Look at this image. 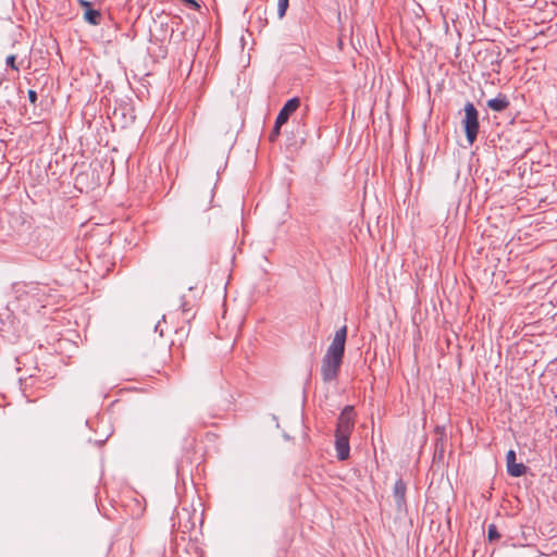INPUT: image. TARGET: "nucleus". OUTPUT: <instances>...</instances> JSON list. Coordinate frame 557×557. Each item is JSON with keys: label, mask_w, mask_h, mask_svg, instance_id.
I'll list each match as a JSON object with an SVG mask.
<instances>
[{"label": "nucleus", "mask_w": 557, "mask_h": 557, "mask_svg": "<svg viewBox=\"0 0 557 557\" xmlns=\"http://www.w3.org/2000/svg\"><path fill=\"white\" fill-rule=\"evenodd\" d=\"M346 338L347 326L344 325L336 331L322 359L321 375L324 382H331L337 377L344 358Z\"/></svg>", "instance_id": "f257e3e1"}, {"label": "nucleus", "mask_w": 557, "mask_h": 557, "mask_svg": "<svg viewBox=\"0 0 557 557\" xmlns=\"http://www.w3.org/2000/svg\"><path fill=\"white\" fill-rule=\"evenodd\" d=\"M235 236L224 245L218 246L211 251V264L219 265L216 270H210V273L221 278H232V268L235 259Z\"/></svg>", "instance_id": "f03ea898"}, {"label": "nucleus", "mask_w": 557, "mask_h": 557, "mask_svg": "<svg viewBox=\"0 0 557 557\" xmlns=\"http://www.w3.org/2000/svg\"><path fill=\"white\" fill-rule=\"evenodd\" d=\"M463 111L465 117L462 119L461 123L465 129L466 139L469 145H473V143L476 140L480 128L479 112L474 104L470 101L466 102Z\"/></svg>", "instance_id": "7ed1b4c3"}, {"label": "nucleus", "mask_w": 557, "mask_h": 557, "mask_svg": "<svg viewBox=\"0 0 557 557\" xmlns=\"http://www.w3.org/2000/svg\"><path fill=\"white\" fill-rule=\"evenodd\" d=\"M355 425V410L352 406H345L336 424L335 434L350 436Z\"/></svg>", "instance_id": "20e7f679"}, {"label": "nucleus", "mask_w": 557, "mask_h": 557, "mask_svg": "<svg viewBox=\"0 0 557 557\" xmlns=\"http://www.w3.org/2000/svg\"><path fill=\"white\" fill-rule=\"evenodd\" d=\"M300 100L297 97L290 98L285 102L283 108L280 110L276 120L278 125H284L289 116L299 108Z\"/></svg>", "instance_id": "39448f33"}, {"label": "nucleus", "mask_w": 557, "mask_h": 557, "mask_svg": "<svg viewBox=\"0 0 557 557\" xmlns=\"http://www.w3.org/2000/svg\"><path fill=\"white\" fill-rule=\"evenodd\" d=\"M406 491L407 484L403 479L396 480L394 484L393 495L395 498L396 508L398 511L406 509Z\"/></svg>", "instance_id": "423d86ee"}, {"label": "nucleus", "mask_w": 557, "mask_h": 557, "mask_svg": "<svg viewBox=\"0 0 557 557\" xmlns=\"http://www.w3.org/2000/svg\"><path fill=\"white\" fill-rule=\"evenodd\" d=\"M507 462V471L511 476L518 478L525 473L527 467L523 463L516 462V453L515 450H508L506 455Z\"/></svg>", "instance_id": "0eeeda50"}, {"label": "nucleus", "mask_w": 557, "mask_h": 557, "mask_svg": "<svg viewBox=\"0 0 557 557\" xmlns=\"http://www.w3.org/2000/svg\"><path fill=\"white\" fill-rule=\"evenodd\" d=\"M335 449L338 460H346L349 457V436L335 434Z\"/></svg>", "instance_id": "6e6552de"}, {"label": "nucleus", "mask_w": 557, "mask_h": 557, "mask_svg": "<svg viewBox=\"0 0 557 557\" xmlns=\"http://www.w3.org/2000/svg\"><path fill=\"white\" fill-rule=\"evenodd\" d=\"M486 104L495 112H503L509 107L510 102L506 95L498 94L496 98L490 99Z\"/></svg>", "instance_id": "1a4fd4ad"}, {"label": "nucleus", "mask_w": 557, "mask_h": 557, "mask_svg": "<svg viewBox=\"0 0 557 557\" xmlns=\"http://www.w3.org/2000/svg\"><path fill=\"white\" fill-rule=\"evenodd\" d=\"M84 21L90 25L98 26L101 24L102 15L99 10L88 9L84 11Z\"/></svg>", "instance_id": "9d476101"}, {"label": "nucleus", "mask_w": 557, "mask_h": 557, "mask_svg": "<svg viewBox=\"0 0 557 557\" xmlns=\"http://www.w3.org/2000/svg\"><path fill=\"white\" fill-rule=\"evenodd\" d=\"M212 199H213V189H209L203 194L202 202L200 201L198 196L195 198V202L199 209L207 210L209 208V205L211 203Z\"/></svg>", "instance_id": "9b49d317"}, {"label": "nucleus", "mask_w": 557, "mask_h": 557, "mask_svg": "<svg viewBox=\"0 0 557 557\" xmlns=\"http://www.w3.org/2000/svg\"><path fill=\"white\" fill-rule=\"evenodd\" d=\"M181 309H182L184 319L186 320V322L189 323L196 315V312L194 311V307L187 300H185L183 298V301L181 304Z\"/></svg>", "instance_id": "f8f14e48"}, {"label": "nucleus", "mask_w": 557, "mask_h": 557, "mask_svg": "<svg viewBox=\"0 0 557 557\" xmlns=\"http://www.w3.org/2000/svg\"><path fill=\"white\" fill-rule=\"evenodd\" d=\"M289 0H278L277 2V15L280 18H283L288 9Z\"/></svg>", "instance_id": "ddd939ff"}, {"label": "nucleus", "mask_w": 557, "mask_h": 557, "mask_svg": "<svg viewBox=\"0 0 557 557\" xmlns=\"http://www.w3.org/2000/svg\"><path fill=\"white\" fill-rule=\"evenodd\" d=\"M487 537L490 541H495V540L500 539V533L497 531V528L494 523L488 525Z\"/></svg>", "instance_id": "4468645a"}, {"label": "nucleus", "mask_w": 557, "mask_h": 557, "mask_svg": "<svg viewBox=\"0 0 557 557\" xmlns=\"http://www.w3.org/2000/svg\"><path fill=\"white\" fill-rule=\"evenodd\" d=\"M15 62H16V55L15 54H10L5 59L7 66L11 67L12 70H14L16 72H18L20 69H18V66L16 65Z\"/></svg>", "instance_id": "2eb2a0df"}, {"label": "nucleus", "mask_w": 557, "mask_h": 557, "mask_svg": "<svg viewBox=\"0 0 557 557\" xmlns=\"http://www.w3.org/2000/svg\"><path fill=\"white\" fill-rule=\"evenodd\" d=\"M282 125H278L277 124V121H275L274 123V127L269 136V139L271 141H274L276 139V137L280 135V129H281Z\"/></svg>", "instance_id": "dca6fc26"}, {"label": "nucleus", "mask_w": 557, "mask_h": 557, "mask_svg": "<svg viewBox=\"0 0 557 557\" xmlns=\"http://www.w3.org/2000/svg\"><path fill=\"white\" fill-rule=\"evenodd\" d=\"M27 96H28V100L32 104H35L38 97H37V92L33 89H29L28 92H27Z\"/></svg>", "instance_id": "f3484780"}, {"label": "nucleus", "mask_w": 557, "mask_h": 557, "mask_svg": "<svg viewBox=\"0 0 557 557\" xmlns=\"http://www.w3.org/2000/svg\"><path fill=\"white\" fill-rule=\"evenodd\" d=\"M78 4L85 10L92 9L91 3L87 0H77Z\"/></svg>", "instance_id": "a211bd4d"}]
</instances>
